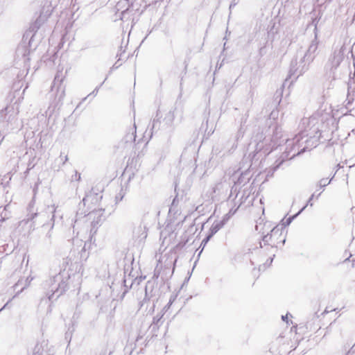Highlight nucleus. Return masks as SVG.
<instances>
[{
    "label": "nucleus",
    "instance_id": "obj_1",
    "mask_svg": "<svg viewBox=\"0 0 355 355\" xmlns=\"http://www.w3.org/2000/svg\"><path fill=\"white\" fill-rule=\"evenodd\" d=\"M316 118L314 116L310 117L306 121H308L309 126L312 125L309 130H312L310 134L314 133L313 136L307 137L308 134L304 135V132H301L295 135L293 139H285L286 148L282 153L283 159H289L295 157L306 150L315 148L318 145L319 139L321 137V132L318 127L314 128L315 125V121Z\"/></svg>",
    "mask_w": 355,
    "mask_h": 355
},
{
    "label": "nucleus",
    "instance_id": "obj_2",
    "mask_svg": "<svg viewBox=\"0 0 355 355\" xmlns=\"http://www.w3.org/2000/svg\"><path fill=\"white\" fill-rule=\"evenodd\" d=\"M80 276L73 274L70 275L66 270L60 271L46 280L44 287L47 289L46 295L49 301L57 300L69 288L75 290L80 286Z\"/></svg>",
    "mask_w": 355,
    "mask_h": 355
},
{
    "label": "nucleus",
    "instance_id": "obj_3",
    "mask_svg": "<svg viewBox=\"0 0 355 355\" xmlns=\"http://www.w3.org/2000/svg\"><path fill=\"white\" fill-rule=\"evenodd\" d=\"M56 209L54 206H47L44 209L35 207V200L33 197L27 207L26 223L32 221L35 225H41L42 227L48 225L46 221L50 218L51 229H52L56 222Z\"/></svg>",
    "mask_w": 355,
    "mask_h": 355
},
{
    "label": "nucleus",
    "instance_id": "obj_4",
    "mask_svg": "<svg viewBox=\"0 0 355 355\" xmlns=\"http://www.w3.org/2000/svg\"><path fill=\"white\" fill-rule=\"evenodd\" d=\"M347 51L349 52V49L343 44L339 49H335L329 58L325 69L327 75L333 80L341 79L346 76L348 73L346 64L343 63Z\"/></svg>",
    "mask_w": 355,
    "mask_h": 355
},
{
    "label": "nucleus",
    "instance_id": "obj_5",
    "mask_svg": "<svg viewBox=\"0 0 355 355\" xmlns=\"http://www.w3.org/2000/svg\"><path fill=\"white\" fill-rule=\"evenodd\" d=\"M92 197V195H86L82 202L79 204V211H77L76 218L75 219L74 223L78 224L79 221H80L81 218H83L85 221H89L90 223V240H92L94 235L96 233L98 228L102 225L103 222L105 220V217L103 216L105 210L103 209H94L87 214H86V211L80 212V207L83 204V206L86 205V203L90 200Z\"/></svg>",
    "mask_w": 355,
    "mask_h": 355
},
{
    "label": "nucleus",
    "instance_id": "obj_6",
    "mask_svg": "<svg viewBox=\"0 0 355 355\" xmlns=\"http://www.w3.org/2000/svg\"><path fill=\"white\" fill-rule=\"evenodd\" d=\"M311 62H308L303 55H297L296 58L292 60L290 67L289 76H295V78L303 75L308 71L309 64Z\"/></svg>",
    "mask_w": 355,
    "mask_h": 355
},
{
    "label": "nucleus",
    "instance_id": "obj_7",
    "mask_svg": "<svg viewBox=\"0 0 355 355\" xmlns=\"http://www.w3.org/2000/svg\"><path fill=\"white\" fill-rule=\"evenodd\" d=\"M53 10V7L51 5L50 0H45V3L42 6L40 15L37 17L35 22L31 26L33 31H37L40 27L51 16Z\"/></svg>",
    "mask_w": 355,
    "mask_h": 355
},
{
    "label": "nucleus",
    "instance_id": "obj_8",
    "mask_svg": "<svg viewBox=\"0 0 355 355\" xmlns=\"http://www.w3.org/2000/svg\"><path fill=\"white\" fill-rule=\"evenodd\" d=\"M318 41L317 39V34H316V33H315V38L311 42L308 49L306 50V51L304 52L302 50L298 51L297 56L303 55L304 58H306L308 62H312L315 58V53L318 49Z\"/></svg>",
    "mask_w": 355,
    "mask_h": 355
},
{
    "label": "nucleus",
    "instance_id": "obj_9",
    "mask_svg": "<svg viewBox=\"0 0 355 355\" xmlns=\"http://www.w3.org/2000/svg\"><path fill=\"white\" fill-rule=\"evenodd\" d=\"M274 235H282V228H279L277 225L271 230L270 233L263 236L262 241L264 245H270L272 247H277L278 241H275Z\"/></svg>",
    "mask_w": 355,
    "mask_h": 355
},
{
    "label": "nucleus",
    "instance_id": "obj_10",
    "mask_svg": "<svg viewBox=\"0 0 355 355\" xmlns=\"http://www.w3.org/2000/svg\"><path fill=\"white\" fill-rule=\"evenodd\" d=\"M62 82V78L58 73L53 80V85L52 88L55 87L58 84V94H57L56 98H58V102L56 103L55 107H60L62 104V101L65 96V92L64 88H61V83Z\"/></svg>",
    "mask_w": 355,
    "mask_h": 355
},
{
    "label": "nucleus",
    "instance_id": "obj_11",
    "mask_svg": "<svg viewBox=\"0 0 355 355\" xmlns=\"http://www.w3.org/2000/svg\"><path fill=\"white\" fill-rule=\"evenodd\" d=\"M230 218L228 214H225L223 219L220 220H215L209 229V234L207 235V239H211L215 234H216L223 226L227 223Z\"/></svg>",
    "mask_w": 355,
    "mask_h": 355
},
{
    "label": "nucleus",
    "instance_id": "obj_12",
    "mask_svg": "<svg viewBox=\"0 0 355 355\" xmlns=\"http://www.w3.org/2000/svg\"><path fill=\"white\" fill-rule=\"evenodd\" d=\"M17 113L15 112L12 107H6L0 111V122L6 121L11 123L15 119Z\"/></svg>",
    "mask_w": 355,
    "mask_h": 355
},
{
    "label": "nucleus",
    "instance_id": "obj_13",
    "mask_svg": "<svg viewBox=\"0 0 355 355\" xmlns=\"http://www.w3.org/2000/svg\"><path fill=\"white\" fill-rule=\"evenodd\" d=\"M250 177L251 175L250 171H245L244 172H242L236 181L234 182L235 185H238L239 187L245 185L249 182Z\"/></svg>",
    "mask_w": 355,
    "mask_h": 355
},
{
    "label": "nucleus",
    "instance_id": "obj_14",
    "mask_svg": "<svg viewBox=\"0 0 355 355\" xmlns=\"http://www.w3.org/2000/svg\"><path fill=\"white\" fill-rule=\"evenodd\" d=\"M161 128V121H159V112H157L156 118L153 119L152 123V133H156Z\"/></svg>",
    "mask_w": 355,
    "mask_h": 355
},
{
    "label": "nucleus",
    "instance_id": "obj_15",
    "mask_svg": "<svg viewBox=\"0 0 355 355\" xmlns=\"http://www.w3.org/2000/svg\"><path fill=\"white\" fill-rule=\"evenodd\" d=\"M174 119H175L174 111L170 110L166 114L164 121L167 125L171 126L172 125Z\"/></svg>",
    "mask_w": 355,
    "mask_h": 355
},
{
    "label": "nucleus",
    "instance_id": "obj_16",
    "mask_svg": "<svg viewBox=\"0 0 355 355\" xmlns=\"http://www.w3.org/2000/svg\"><path fill=\"white\" fill-rule=\"evenodd\" d=\"M306 208V206H304L297 214H294L292 216L288 217L285 223L283 224L284 226L289 225L291 222L297 217Z\"/></svg>",
    "mask_w": 355,
    "mask_h": 355
},
{
    "label": "nucleus",
    "instance_id": "obj_17",
    "mask_svg": "<svg viewBox=\"0 0 355 355\" xmlns=\"http://www.w3.org/2000/svg\"><path fill=\"white\" fill-rule=\"evenodd\" d=\"M162 316H163V315H157L155 317H154L153 321V325L157 326V327H159V326L162 323V322H161Z\"/></svg>",
    "mask_w": 355,
    "mask_h": 355
},
{
    "label": "nucleus",
    "instance_id": "obj_18",
    "mask_svg": "<svg viewBox=\"0 0 355 355\" xmlns=\"http://www.w3.org/2000/svg\"><path fill=\"white\" fill-rule=\"evenodd\" d=\"M355 98V91H353L352 93H350L349 92H348V94H347V105H349V104H351L352 103V101H354Z\"/></svg>",
    "mask_w": 355,
    "mask_h": 355
},
{
    "label": "nucleus",
    "instance_id": "obj_19",
    "mask_svg": "<svg viewBox=\"0 0 355 355\" xmlns=\"http://www.w3.org/2000/svg\"><path fill=\"white\" fill-rule=\"evenodd\" d=\"M178 196H175L172 202H171V207L169 209V211L170 212H172V211H175V208L176 207L178 206Z\"/></svg>",
    "mask_w": 355,
    "mask_h": 355
},
{
    "label": "nucleus",
    "instance_id": "obj_20",
    "mask_svg": "<svg viewBox=\"0 0 355 355\" xmlns=\"http://www.w3.org/2000/svg\"><path fill=\"white\" fill-rule=\"evenodd\" d=\"M331 179L328 180L327 178L321 179L318 182L319 187L321 189V188L326 187L331 182Z\"/></svg>",
    "mask_w": 355,
    "mask_h": 355
},
{
    "label": "nucleus",
    "instance_id": "obj_21",
    "mask_svg": "<svg viewBox=\"0 0 355 355\" xmlns=\"http://www.w3.org/2000/svg\"><path fill=\"white\" fill-rule=\"evenodd\" d=\"M9 207H10V205H6L4 207V208H3V211L1 212V218H0V221H4V220H5V219H6V218H8V215H7V214H6V213H5V214H3V211H6L7 210H8Z\"/></svg>",
    "mask_w": 355,
    "mask_h": 355
},
{
    "label": "nucleus",
    "instance_id": "obj_22",
    "mask_svg": "<svg viewBox=\"0 0 355 355\" xmlns=\"http://www.w3.org/2000/svg\"><path fill=\"white\" fill-rule=\"evenodd\" d=\"M124 195L125 193L123 192V189H121L115 197L116 202L118 203L119 202L121 201L124 197Z\"/></svg>",
    "mask_w": 355,
    "mask_h": 355
},
{
    "label": "nucleus",
    "instance_id": "obj_23",
    "mask_svg": "<svg viewBox=\"0 0 355 355\" xmlns=\"http://www.w3.org/2000/svg\"><path fill=\"white\" fill-rule=\"evenodd\" d=\"M244 134V130L242 126L240 127L239 130H238V132L236 136V140H239V138L242 137Z\"/></svg>",
    "mask_w": 355,
    "mask_h": 355
},
{
    "label": "nucleus",
    "instance_id": "obj_24",
    "mask_svg": "<svg viewBox=\"0 0 355 355\" xmlns=\"http://www.w3.org/2000/svg\"><path fill=\"white\" fill-rule=\"evenodd\" d=\"M263 144H257L256 149L254 150L255 154L253 155V158L256 156L257 154L259 153L262 150Z\"/></svg>",
    "mask_w": 355,
    "mask_h": 355
},
{
    "label": "nucleus",
    "instance_id": "obj_25",
    "mask_svg": "<svg viewBox=\"0 0 355 355\" xmlns=\"http://www.w3.org/2000/svg\"><path fill=\"white\" fill-rule=\"evenodd\" d=\"M60 162H62V165H64L65 162L68 160L67 155H65L64 157L62 156V153H60V155L58 158Z\"/></svg>",
    "mask_w": 355,
    "mask_h": 355
},
{
    "label": "nucleus",
    "instance_id": "obj_26",
    "mask_svg": "<svg viewBox=\"0 0 355 355\" xmlns=\"http://www.w3.org/2000/svg\"><path fill=\"white\" fill-rule=\"evenodd\" d=\"M275 133L272 135V141L275 143H277V139H278V128H277L275 130Z\"/></svg>",
    "mask_w": 355,
    "mask_h": 355
},
{
    "label": "nucleus",
    "instance_id": "obj_27",
    "mask_svg": "<svg viewBox=\"0 0 355 355\" xmlns=\"http://www.w3.org/2000/svg\"><path fill=\"white\" fill-rule=\"evenodd\" d=\"M239 187L238 185H235V184H234V185L232 187V189H231V192H230V194L229 198H230L233 196V194H234V193H236V192H237V187Z\"/></svg>",
    "mask_w": 355,
    "mask_h": 355
},
{
    "label": "nucleus",
    "instance_id": "obj_28",
    "mask_svg": "<svg viewBox=\"0 0 355 355\" xmlns=\"http://www.w3.org/2000/svg\"><path fill=\"white\" fill-rule=\"evenodd\" d=\"M101 85H102V84H101L99 86L96 87L93 90V92H91V93L88 95V96H90V95L96 96V95L97 94L98 92L99 88L101 87Z\"/></svg>",
    "mask_w": 355,
    "mask_h": 355
},
{
    "label": "nucleus",
    "instance_id": "obj_29",
    "mask_svg": "<svg viewBox=\"0 0 355 355\" xmlns=\"http://www.w3.org/2000/svg\"><path fill=\"white\" fill-rule=\"evenodd\" d=\"M123 283H124L125 289H124V291H123V295H122V298L124 297V295L128 291V289H129L128 287L125 284V283H126V280L125 279L123 280Z\"/></svg>",
    "mask_w": 355,
    "mask_h": 355
},
{
    "label": "nucleus",
    "instance_id": "obj_30",
    "mask_svg": "<svg viewBox=\"0 0 355 355\" xmlns=\"http://www.w3.org/2000/svg\"><path fill=\"white\" fill-rule=\"evenodd\" d=\"M40 348L39 347V346L37 345L34 349V355H42L41 353H40Z\"/></svg>",
    "mask_w": 355,
    "mask_h": 355
},
{
    "label": "nucleus",
    "instance_id": "obj_31",
    "mask_svg": "<svg viewBox=\"0 0 355 355\" xmlns=\"http://www.w3.org/2000/svg\"><path fill=\"white\" fill-rule=\"evenodd\" d=\"M135 137H136V135H134L133 133L130 135H127L126 136V139H127V141L130 139V140H133V141H135Z\"/></svg>",
    "mask_w": 355,
    "mask_h": 355
},
{
    "label": "nucleus",
    "instance_id": "obj_32",
    "mask_svg": "<svg viewBox=\"0 0 355 355\" xmlns=\"http://www.w3.org/2000/svg\"><path fill=\"white\" fill-rule=\"evenodd\" d=\"M188 241V239L184 241H180L178 244V246L179 247H183L185 245V244L187 243V242Z\"/></svg>",
    "mask_w": 355,
    "mask_h": 355
},
{
    "label": "nucleus",
    "instance_id": "obj_33",
    "mask_svg": "<svg viewBox=\"0 0 355 355\" xmlns=\"http://www.w3.org/2000/svg\"><path fill=\"white\" fill-rule=\"evenodd\" d=\"M87 245L88 244L86 242L84 243V246H83V249L81 250V257H83V254L86 252V248H87Z\"/></svg>",
    "mask_w": 355,
    "mask_h": 355
},
{
    "label": "nucleus",
    "instance_id": "obj_34",
    "mask_svg": "<svg viewBox=\"0 0 355 355\" xmlns=\"http://www.w3.org/2000/svg\"><path fill=\"white\" fill-rule=\"evenodd\" d=\"M315 196L314 194H312L311 196L310 197V198L309 199V201L307 202V204L305 205L306 207L308 205H310L311 206L313 205V204L311 202L312 199L313 198V197Z\"/></svg>",
    "mask_w": 355,
    "mask_h": 355
},
{
    "label": "nucleus",
    "instance_id": "obj_35",
    "mask_svg": "<svg viewBox=\"0 0 355 355\" xmlns=\"http://www.w3.org/2000/svg\"><path fill=\"white\" fill-rule=\"evenodd\" d=\"M74 179L79 181L80 180V174L76 171Z\"/></svg>",
    "mask_w": 355,
    "mask_h": 355
},
{
    "label": "nucleus",
    "instance_id": "obj_36",
    "mask_svg": "<svg viewBox=\"0 0 355 355\" xmlns=\"http://www.w3.org/2000/svg\"><path fill=\"white\" fill-rule=\"evenodd\" d=\"M236 3L237 2H236V0H233L230 5V9L231 10L233 7H234L236 5Z\"/></svg>",
    "mask_w": 355,
    "mask_h": 355
},
{
    "label": "nucleus",
    "instance_id": "obj_37",
    "mask_svg": "<svg viewBox=\"0 0 355 355\" xmlns=\"http://www.w3.org/2000/svg\"><path fill=\"white\" fill-rule=\"evenodd\" d=\"M124 52H125V51H123L122 53H118L116 55V56L119 57V60H118L117 62L121 60V57L122 55V53H124Z\"/></svg>",
    "mask_w": 355,
    "mask_h": 355
},
{
    "label": "nucleus",
    "instance_id": "obj_38",
    "mask_svg": "<svg viewBox=\"0 0 355 355\" xmlns=\"http://www.w3.org/2000/svg\"><path fill=\"white\" fill-rule=\"evenodd\" d=\"M8 303H9V302H8L6 304H5V305L0 309V311H2L3 309H6L8 306Z\"/></svg>",
    "mask_w": 355,
    "mask_h": 355
},
{
    "label": "nucleus",
    "instance_id": "obj_39",
    "mask_svg": "<svg viewBox=\"0 0 355 355\" xmlns=\"http://www.w3.org/2000/svg\"><path fill=\"white\" fill-rule=\"evenodd\" d=\"M275 95L277 96V98H278L282 95V92H280L279 93L278 91H277Z\"/></svg>",
    "mask_w": 355,
    "mask_h": 355
},
{
    "label": "nucleus",
    "instance_id": "obj_40",
    "mask_svg": "<svg viewBox=\"0 0 355 355\" xmlns=\"http://www.w3.org/2000/svg\"><path fill=\"white\" fill-rule=\"evenodd\" d=\"M282 320L286 321L287 320V315H282Z\"/></svg>",
    "mask_w": 355,
    "mask_h": 355
},
{
    "label": "nucleus",
    "instance_id": "obj_41",
    "mask_svg": "<svg viewBox=\"0 0 355 355\" xmlns=\"http://www.w3.org/2000/svg\"><path fill=\"white\" fill-rule=\"evenodd\" d=\"M272 260H273V258H271V259H270V260H267L266 263L270 265L272 262Z\"/></svg>",
    "mask_w": 355,
    "mask_h": 355
},
{
    "label": "nucleus",
    "instance_id": "obj_42",
    "mask_svg": "<svg viewBox=\"0 0 355 355\" xmlns=\"http://www.w3.org/2000/svg\"><path fill=\"white\" fill-rule=\"evenodd\" d=\"M272 260H273V258H271V259H270V260H267L266 263L270 265L272 262Z\"/></svg>",
    "mask_w": 355,
    "mask_h": 355
},
{
    "label": "nucleus",
    "instance_id": "obj_43",
    "mask_svg": "<svg viewBox=\"0 0 355 355\" xmlns=\"http://www.w3.org/2000/svg\"><path fill=\"white\" fill-rule=\"evenodd\" d=\"M281 235H274V239H275V241H277L278 240V237L280 236Z\"/></svg>",
    "mask_w": 355,
    "mask_h": 355
},
{
    "label": "nucleus",
    "instance_id": "obj_44",
    "mask_svg": "<svg viewBox=\"0 0 355 355\" xmlns=\"http://www.w3.org/2000/svg\"><path fill=\"white\" fill-rule=\"evenodd\" d=\"M46 236L49 238V239H51V234L50 232H49L47 234H46Z\"/></svg>",
    "mask_w": 355,
    "mask_h": 355
},
{
    "label": "nucleus",
    "instance_id": "obj_45",
    "mask_svg": "<svg viewBox=\"0 0 355 355\" xmlns=\"http://www.w3.org/2000/svg\"><path fill=\"white\" fill-rule=\"evenodd\" d=\"M315 20H313L312 23L314 24L315 26V31L316 30L317 28V24L315 23Z\"/></svg>",
    "mask_w": 355,
    "mask_h": 355
},
{
    "label": "nucleus",
    "instance_id": "obj_46",
    "mask_svg": "<svg viewBox=\"0 0 355 355\" xmlns=\"http://www.w3.org/2000/svg\"><path fill=\"white\" fill-rule=\"evenodd\" d=\"M237 211V209H235V211H234L233 212H232V210L230 211L229 214H227L228 215L230 214H234L235 213V211Z\"/></svg>",
    "mask_w": 355,
    "mask_h": 355
},
{
    "label": "nucleus",
    "instance_id": "obj_47",
    "mask_svg": "<svg viewBox=\"0 0 355 355\" xmlns=\"http://www.w3.org/2000/svg\"><path fill=\"white\" fill-rule=\"evenodd\" d=\"M142 338V336H138L137 339H136V342H138L139 339Z\"/></svg>",
    "mask_w": 355,
    "mask_h": 355
},
{
    "label": "nucleus",
    "instance_id": "obj_48",
    "mask_svg": "<svg viewBox=\"0 0 355 355\" xmlns=\"http://www.w3.org/2000/svg\"><path fill=\"white\" fill-rule=\"evenodd\" d=\"M173 302V300L171 298L168 302V305L171 304Z\"/></svg>",
    "mask_w": 355,
    "mask_h": 355
},
{
    "label": "nucleus",
    "instance_id": "obj_49",
    "mask_svg": "<svg viewBox=\"0 0 355 355\" xmlns=\"http://www.w3.org/2000/svg\"><path fill=\"white\" fill-rule=\"evenodd\" d=\"M210 239H207V236L204 239V241L207 242V241H209Z\"/></svg>",
    "mask_w": 355,
    "mask_h": 355
},
{
    "label": "nucleus",
    "instance_id": "obj_50",
    "mask_svg": "<svg viewBox=\"0 0 355 355\" xmlns=\"http://www.w3.org/2000/svg\"><path fill=\"white\" fill-rule=\"evenodd\" d=\"M233 147H234V148H236V147H237V145H236V144H233Z\"/></svg>",
    "mask_w": 355,
    "mask_h": 355
},
{
    "label": "nucleus",
    "instance_id": "obj_51",
    "mask_svg": "<svg viewBox=\"0 0 355 355\" xmlns=\"http://www.w3.org/2000/svg\"><path fill=\"white\" fill-rule=\"evenodd\" d=\"M107 78H105L104 81L101 83L102 85L104 83L105 81H106Z\"/></svg>",
    "mask_w": 355,
    "mask_h": 355
},
{
    "label": "nucleus",
    "instance_id": "obj_52",
    "mask_svg": "<svg viewBox=\"0 0 355 355\" xmlns=\"http://www.w3.org/2000/svg\"><path fill=\"white\" fill-rule=\"evenodd\" d=\"M107 78H105L104 81L101 83L102 85L104 83L105 81H106Z\"/></svg>",
    "mask_w": 355,
    "mask_h": 355
},
{
    "label": "nucleus",
    "instance_id": "obj_53",
    "mask_svg": "<svg viewBox=\"0 0 355 355\" xmlns=\"http://www.w3.org/2000/svg\"><path fill=\"white\" fill-rule=\"evenodd\" d=\"M285 241H286V240H285V239H284L282 241V242L283 243H285Z\"/></svg>",
    "mask_w": 355,
    "mask_h": 355
},
{
    "label": "nucleus",
    "instance_id": "obj_54",
    "mask_svg": "<svg viewBox=\"0 0 355 355\" xmlns=\"http://www.w3.org/2000/svg\"><path fill=\"white\" fill-rule=\"evenodd\" d=\"M86 98H87V97L83 98V101H85V100H86Z\"/></svg>",
    "mask_w": 355,
    "mask_h": 355
},
{
    "label": "nucleus",
    "instance_id": "obj_55",
    "mask_svg": "<svg viewBox=\"0 0 355 355\" xmlns=\"http://www.w3.org/2000/svg\"><path fill=\"white\" fill-rule=\"evenodd\" d=\"M346 355H348V354H347Z\"/></svg>",
    "mask_w": 355,
    "mask_h": 355
}]
</instances>
